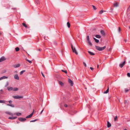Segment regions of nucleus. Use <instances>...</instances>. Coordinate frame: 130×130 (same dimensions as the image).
<instances>
[{"label": "nucleus", "instance_id": "obj_1", "mask_svg": "<svg viewBox=\"0 0 130 130\" xmlns=\"http://www.w3.org/2000/svg\"><path fill=\"white\" fill-rule=\"evenodd\" d=\"M95 47L97 50L100 51H102L104 50L106 47V46H104L103 47H100L96 46Z\"/></svg>", "mask_w": 130, "mask_h": 130}, {"label": "nucleus", "instance_id": "obj_2", "mask_svg": "<svg viewBox=\"0 0 130 130\" xmlns=\"http://www.w3.org/2000/svg\"><path fill=\"white\" fill-rule=\"evenodd\" d=\"M87 42L88 44L90 46H92V44L90 40L89 36H88L87 37Z\"/></svg>", "mask_w": 130, "mask_h": 130}, {"label": "nucleus", "instance_id": "obj_3", "mask_svg": "<svg viewBox=\"0 0 130 130\" xmlns=\"http://www.w3.org/2000/svg\"><path fill=\"white\" fill-rule=\"evenodd\" d=\"M71 48L72 49L73 52L74 53H75L76 55H78V53L76 50V48L75 47H73V46L72 44L71 45Z\"/></svg>", "mask_w": 130, "mask_h": 130}, {"label": "nucleus", "instance_id": "obj_4", "mask_svg": "<svg viewBox=\"0 0 130 130\" xmlns=\"http://www.w3.org/2000/svg\"><path fill=\"white\" fill-rule=\"evenodd\" d=\"M13 97L14 98L16 99L23 98V97L22 96H20L18 95L13 96Z\"/></svg>", "mask_w": 130, "mask_h": 130}, {"label": "nucleus", "instance_id": "obj_5", "mask_svg": "<svg viewBox=\"0 0 130 130\" xmlns=\"http://www.w3.org/2000/svg\"><path fill=\"white\" fill-rule=\"evenodd\" d=\"M34 111V109L33 112L30 115L27 116L26 117V118H31L33 114Z\"/></svg>", "mask_w": 130, "mask_h": 130}, {"label": "nucleus", "instance_id": "obj_6", "mask_svg": "<svg viewBox=\"0 0 130 130\" xmlns=\"http://www.w3.org/2000/svg\"><path fill=\"white\" fill-rule=\"evenodd\" d=\"M68 81L69 83L70 84L71 86H72L73 85V82L71 79L69 78L68 79Z\"/></svg>", "mask_w": 130, "mask_h": 130}, {"label": "nucleus", "instance_id": "obj_7", "mask_svg": "<svg viewBox=\"0 0 130 130\" xmlns=\"http://www.w3.org/2000/svg\"><path fill=\"white\" fill-rule=\"evenodd\" d=\"M18 119L21 122L24 121L26 120V118H19Z\"/></svg>", "mask_w": 130, "mask_h": 130}, {"label": "nucleus", "instance_id": "obj_8", "mask_svg": "<svg viewBox=\"0 0 130 130\" xmlns=\"http://www.w3.org/2000/svg\"><path fill=\"white\" fill-rule=\"evenodd\" d=\"M125 61H124L122 63L119 64V66L121 68H122L125 64Z\"/></svg>", "mask_w": 130, "mask_h": 130}, {"label": "nucleus", "instance_id": "obj_9", "mask_svg": "<svg viewBox=\"0 0 130 130\" xmlns=\"http://www.w3.org/2000/svg\"><path fill=\"white\" fill-rule=\"evenodd\" d=\"M6 60V58L4 56L0 58V62H2Z\"/></svg>", "mask_w": 130, "mask_h": 130}, {"label": "nucleus", "instance_id": "obj_10", "mask_svg": "<svg viewBox=\"0 0 130 130\" xmlns=\"http://www.w3.org/2000/svg\"><path fill=\"white\" fill-rule=\"evenodd\" d=\"M14 78L15 79L19 80V77L17 74H15L14 76Z\"/></svg>", "mask_w": 130, "mask_h": 130}, {"label": "nucleus", "instance_id": "obj_11", "mask_svg": "<svg viewBox=\"0 0 130 130\" xmlns=\"http://www.w3.org/2000/svg\"><path fill=\"white\" fill-rule=\"evenodd\" d=\"M20 66V64H18L14 65L13 66V67L15 68H17L19 67Z\"/></svg>", "mask_w": 130, "mask_h": 130}, {"label": "nucleus", "instance_id": "obj_12", "mask_svg": "<svg viewBox=\"0 0 130 130\" xmlns=\"http://www.w3.org/2000/svg\"><path fill=\"white\" fill-rule=\"evenodd\" d=\"M7 78H8V77H7L4 76L0 78V80H1L3 79H7Z\"/></svg>", "mask_w": 130, "mask_h": 130}, {"label": "nucleus", "instance_id": "obj_13", "mask_svg": "<svg viewBox=\"0 0 130 130\" xmlns=\"http://www.w3.org/2000/svg\"><path fill=\"white\" fill-rule=\"evenodd\" d=\"M100 32L101 34L103 36H104L105 35V34L104 31L103 30H101L100 31Z\"/></svg>", "mask_w": 130, "mask_h": 130}, {"label": "nucleus", "instance_id": "obj_14", "mask_svg": "<svg viewBox=\"0 0 130 130\" xmlns=\"http://www.w3.org/2000/svg\"><path fill=\"white\" fill-rule=\"evenodd\" d=\"M111 126V124L109 122H107V127L108 128H109Z\"/></svg>", "mask_w": 130, "mask_h": 130}, {"label": "nucleus", "instance_id": "obj_15", "mask_svg": "<svg viewBox=\"0 0 130 130\" xmlns=\"http://www.w3.org/2000/svg\"><path fill=\"white\" fill-rule=\"evenodd\" d=\"M17 118V117H9L8 119H14Z\"/></svg>", "mask_w": 130, "mask_h": 130}, {"label": "nucleus", "instance_id": "obj_16", "mask_svg": "<svg viewBox=\"0 0 130 130\" xmlns=\"http://www.w3.org/2000/svg\"><path fill=\"white\" fill-rule=\"evenodd\" d=\"M6 113L7 114H8L10 115H11L12 116H13V114L12 113H11L10 112L7 111V112H6Z\"/></svg>", "mask_w": 130, "mask_h": 130}, {"label": "nucleus", "instance_id": "obj_17", "mask_svg": "<svg viewBox=\"0 0 130 130\" xmlns=\"http://www.w3.org/2000/svg\"><path fill=\"white\" fill-rule=\"evenodd\" d=\"M59 84L60 85H61V86H63L64 85L63 83L60 81H59Z\"/></svg>", "mask_w": 130, "mask_h": 130}, {"label": "nucleus", "instance_id": "obj_18", "mask_svg": "<svg viewBox=\"0 0 130 130\" xmlns=\"http://www.w3.org/2000/svg\"><path fill=\"white\" fill-rule=\"evenodd\" d=\"M93 39L96 42V43H98L99 42V40L96 39L95 38H94Z\"/></svg>", "mask_w": 130, "mask_h": 130}, {"label": "nucleus", "instance_id": "obj_19", "mask_svg": "<svg viewBox=\"0 0 130 130\" xmlns=\"http://www.w3.org/2000/svg\"><path fill=\"white\" fill-rule=\"evenodd\" d=\"M16 115L17 116H19L21 115V113L17 112L14 114Z\"/></svg>", "mask_w": 130, "mask_h": 130}, {"label": "nucleus", "instance_id": "obj_20", "mask_svg": "<svg viewBox=\"0 0 130 130\" xmlns=\"http://www.w3.org/2000/svg\"><path fill=\"white\" fill-rule=\"evenodd\" d=\"M8 90L9 91L13 90V88L12 87H8Z\"/></svg>", "mask_w": 130, "mask_h": 130}, {"label": "nucleus", "instance_id": "obj_21", "mask_svg": "<svg viewBox=\"0 0 130 130\" xmlns=\"http://www.w3.org/2000/svg\"><path fill=\"white\" fill-rule=\"evenodd\" d=\"M109 87H108V89H107L106 90V91H104L103 93L104 94H106V93H107L108 92V91H109Z\"/></svg>", "mask_w": 130, "mask_h": 130}, {"label": "nucleus", "instance_id": "obj_22", "mask_svg": "<svg viewBox=\"0 0 130 130\" xmlns=\"http://www.w3.org/2000/svg\"><path fill=\"white\" fill-rule=\"evenodd\" d=\"M95 37L96 38H100L101 37V36L100 35H96L95 36Z\"/></svg>", "mask_w": 130, "mask_h": 130}, {"label": "nucleus", "instance_id": "obj_23", "mask_svg": "<svg viewBox=\"0 0 130 130\" xmlns=\"http://www.w3.org/2000/svg\"><path fill=\"white\" fill-rule=\"evenodd\" d=\"M88 53L91 55H94V54L92 52L88 51Z\"/></svg>", "mask_w": 130, "mask_h": 130}, {"label": "nucleus", "instance_id": "obj_24", "mask_svg": "<svg viewBox=\"0 0 130 130\" xmlns=\"http://www.w3.org/2000/svg\"><path fill=\"white\" fill-rule=\"evenodd\" d=\"M7 105L8 106H10L12 107H14V106L13 105L11 104H7Z\"/></svg>", "mask_w": 130, "mask_h": 130}, {"label": "nucleus", "instance_id": "obj_25", "mask_svg": "<svg viewBox=\"0 0 130 130\" xmlns=\"http://www.w3.org/2000/svg\"><path fill=\"white\" fill-rule=\"evenodd\" d=\"M67 25L68 27L69 28H70V23L69 22H68L67 23Z\"/></svg>", "mask_w": 130, "mask_h": 130}, {"label": "nucleus", "instance_id": "obj_26", "mask_svg": "<svg viewBox=\"0 0 130 130\" xmlns=\"http://www.w3.org/2000/svg\"><path fill=\"white\" fill-rule=\"evenodd\" d=\"M0 103H5V101H4V100H0Z\"/></svg>", "mask_w": 130, "mask_h": 130}, {"label": "nucleus", "instance_id": "obj_27", "mask_svg": "<svg viewBox=\"0 0 130 130\" xmlns=\"http://www.w3.org/2000/svg\"><path fill=\"white\" fill-rule=\"evenodd\" d=\"M19 48L18 47H17L15 48V51L16 52H18L19 50Z\"/></svg>", "mask_w": 130, "mask_h": 130}, {"label": "nucleus", "instance_id": "obj_28", "mask_svg": "<svg viewBox=\"0 0 130 130\" xmlns=\"http://www.w3.org/2000/svg\"><path fill=\"white\" fill-rule=\"evenodd\" d=\"M25 71L24 70L21 71L20 73V75H22L23 74V73Z\"/></svg>", "mask_w": 130, "mask_h": 130}, {"label": "nucleus", "instance_id": "obj_29", "mask_svg": "<svg viewBox=\"0 0 130 130\" xmlns=\"http://www.w3.org/2000/svg\"><path fill=\"white\" fill-rule=\"evenodd\" d=\"M18 90V89L17 88H13V90L14 91H17Z\"/></svg>", "mask_w": 130, "mask_h": 130}, {"label": "nucleus", "instance_id": "obj_30", "mask_svg": "<svg viewBox=\"0 0 130 130\" xmlns=\"http://www.w3.org/2000/svg\"><path fill=\"white\" fill-rule=\"evenodd\" d=\"M35 2L38 4H39V1L38 0H35Z\"/></svg>", "mask_w": 130, "mask_h": 130}, {"label": "nucleus", "instance_id": "obj_31", "mask_svg": "<svg viewBox=\"0 0 130 130\" xmlns=\"http://www.w3.org/2000/svg\"><path fill=\"white\" fill-rule=\"evenodd\" d=\"M114 6L116 7H117L118 6V3H115L114 4Z\"/></svg>", "mask_w": 130, "mask_h": 130}, {"label": "nucleus", "instance_id": "obj_32", "mask_svg": "<svg viewBox=\"0 0 130 130\" xmlns=\"http://www.w3.org/2000/svg\"><path fill=\"white\" fill-rule=\"evenodd\" d=\"M22 25H23L26 28H27V26L26 25L25 23H22Z\"/></svg>", "mask_w": 130, "mask_h": 130}, {"label": "nucleus", "instance_id": "obj_33", "mask_svg": "<svg viewBox=\"0 0 130 130\" xmlns=\"http://www.w3.org/2000/svg\"><path fill=\"white\" fill-rule=\"evenodd\" d=\"M92 7L93 9L94 10H95L96 9V8L95 6L94 5H92Z\"/></svg>", "mask_w": 130, "mask_h": 130}, {"label": "nucleus", "instance_id": "obj_34", "mask_svg": "<svg viewBox=\"0 0 130 130\" xmlns=\"http://www.w3.org/2000/svg\"><path fill=\"white\" fill-rule=\"evenodd\" d=\"M104 11H103V10H101L99 12V13L100 14H102L103 13Z\"/></svg>", "mask_w": 130, "mask_h": 130}, {"label": "nucleus", "instance_id": "obj_35", "mask_svg": "<svg viewBox=\"0 0 130 130\" xmlns=\"http://www.w3.org/2000/svg\"><path fill=\"white\" fill-rule=\"evenodd\" d=\"M61 71L62 72L65 73L66 74L67 73V71L66 70H62Z\"/></svg>", "mask_w": 130, "mask_h": 130}, {"label": "nucleus", "instance_id": "obj_36", "mask_svg": "<svg viewBox=\"0 0 130 130\" xmlns=\"http://www.w3.org/2000/svg\"><path fill=\"white\" fill-rule=\"evenodd\" d=\"M26 60L28 62L30 63H32L31 61H30L28 59H26Z\"/></svg>", "mask_w": 130, "mask_h": 130}, {"label": "nucleus", "instance_id": "obj_37", "mask_svg": "<svg viewBox=\"0 0 130 130\" xmlns=\"http://www.w3.org/2000/svg\"><path fill=\"white\" fill-rule=\"evenodd\" d=\"M9 85V83L8 82H7L5 86V87H6L7 86Z\"/></svg>", "mask_w": 130, "mask_h": 130}, {"label": "nucleus", "instance_id": "obj_38", "mask_svg": "<svg viewBox=\"0 0 130 130\" xmlns=\"http://www.w3.org/2000/svg\"><path fill=\"white\" fill-rule=\"evenodd\" d=\"M36 121H37V119H35L34 120H31L30 121V122H35Z\"/></svg>", "mask_w": 130, "mask_h": 130}, {"label": "nucleus", "instance_id": "obj_39", "mask_svg": "<svg viewBox=\"0 0 130 130\" xmlns=\"http://www.w3.org/2000/svg\"><path fill=\"white\" fill-rule=\"evenodd\" d=\"M117 119V116H116L114 118V121H116V120Z\"/></svg>", "mask_w": 130, "mask_h": 130}, {"label": "nucleus", "instance_id": "obj_40", "mask_svg": "<svg viewBox=\"0 0 130 130\" xmlns=\"http://www.w3.org/2000/svg\"><path fill=\"white\" fill-rule=\"evenodd\" d=\"M127 76L129 77H130V73H128L127 74Z\"/></svg>", "mask_w": 130, "mask_h": 130}, {"label": "nucleus", "instance_id": "obj_41", "mask_svg": "<svg viewBox=\"0 0 130 130\" xmlns=\"http://www.w3.org/2000/svg\"><path fill=\"white\" fill-rule=\"evenodd\" d=\"M83 64L85 66V67H87V65L85 62H83Z\"/></svg>", "mask_w": 130, "mask_h": 130}, {"label": "nucleus", "instance_id": "obj_42", "mask_svg": "<svg viewBox=\"0 0 130 130\" xmlns=\"http://www.w3.org/2000/svg\"><path fill=\"white\" fill-rule=\"evenodd\" d=\"M8 102L9 103L11 104L12 103V101L11 100H10V101H8Z\"/></svg>", "mask_w": 130, "mask_h": 130}, {"label": "nucleus", "instance_id": "obj_43", "mask_svg": "<svg viewBox=\"0 0 130 130\" xmlns=\"http://www.w3.org/2000/svg\"><path fill=\"white\" fill-rule=\"evenodd\" d=\"M53 44L55 45H56L57 44V43H56V42L55 41L53 42Z\"/></svg>", "mask_w": 130, "mask_h": 130}, {"label": "nucleus", "instance_id": "obj_44", "mask_svg": "<svg viewBox=\"0 0 130 130\" xmlns=\"http://www.w3.org/2000/svg\"><path fill=\"white\" fill-rule=\"evenodd\" d=\"M120 30H121L120 28L119 27L118 30V32H120Z\"/></svg>", "mask_w": 130, "mask_h": 130}, {"label": "nucleus", "instance_id": "obj_45", "mask_svg": "<svg viewBox=\"0 0 130 130\" xmlns=\"http://www.w3.org/2000/svg\"><path fill=\"white\" fill-rule=\"evenodd\" d=\"M64 106L65 107H67L68 106V105L66 104H65L64 105Z\"/></svg>", "mask_w": 130, "mask_h": 130}, {"label": "nucleus", "instance_id": "obj_46", "mask_svg": "<svg viewBox=\"0 0 130 130\" xmlns=\"http://www.w3.org/2000/svg\"><path fill=\"white\" fill-rule=\"evenodd\" d=\"M41 73L42 75L43 76V77H45V76H44V74H43V73H42V72H41Z\"/></svg>", "mask_w": 130, "mask_h": 130}, {"label": "nucleus", "instance_id": "obj_47", "mask_svg": "<svg viewBox=\"0 0 130 130\" xmlns=\"http://www.w3.org/2000/svg\"><path fill=\"white\" fill-rule=\"evenodd\" d=\"M125 91L126 92H128V90L127 89H125Z\"/></svg>", "mask_w": 130, "mask_h": 130}, {"label": "nucleus", "instance_id": "obj_48", "mask_svg": "<svg viewBox=\"0 0 130 130\" xmlns=\"http://www.w3.org/2000/svg\"><path fill=\"white\" fill-rule=\"evenodd\" d=\"M44 110V109H43L41 111L40 113V114H41L42 113V112H43V111Z\"/></svg>", "mask_w": 130, "mask_h": 130}, {"label": "nucleus", "instance_id": "obj_49", "mask_svg": "<svg viewBox=\"0 0 130 130\" xmlns=\"http://www.w3.org/2000/svg\"><path fill=\"white\" fill-rule=\"evenodd\" d=\"M90 69L92 70H93V68L91 67H90Z\"/></svg>", "mask_w": 130, "mask_h": 130}, {"label": "nucleus", "instance_id": "obj_50", "mask_svg": "<svg viewBox=\"0 0 130 130\" xmlns=\"http://www.w3.org/2000/svg\"><path fill=\"white\" fill-rule=\"evenodd\" d=\"M0 91H3V89H1L0 90Z\"/></svg>", "mask_w": 130, "mask_h": 130}, {"label": "nucleus", "instance_id": "obj_51", "mask_svg": "<svg viewBox=\"0 0 130 130\" xmlns=\"http://www.w3.org/2000/svg\"><path fill=\"white\" fill-rule=\"evenodd\" d=\"M124 41L125 42H126L127 41V40H124Z\"/></svg>", "mask_w": 130, "mask_h": 130}, {"label": "nucleus", "instance_id": "obj_52", "mask_svg": "<svg viewBox=\"0 0 130 130\" xmlns=\"http://www.w3.org/2000/svg\"><path fill=\"white\" fill-rule=\"evenodd\" d=\"M3 93V92H0V94H2Z\"/></svg>", "mask_w": 130, "mask_h": 130}, {"label": "nucleus", "instance_id": "obj_53", "mask_svg": "<svg viewBox=\"0 0 130 130\" xmlns=\"http://www.w3.org/2000/svg\"><path fill=\"white\" fill-rule=\"evenodd\" d=\"M99 68V65H98V66H97V68Z\"/></svg>", "mask_w": 130, "mask_h": 130}, {"label": "nucleus", "instance_id": "obj_54", "mask_svg": "<svg viewBox=\"0 0 130 130\" xmlns=\"http://www.w3.org/2000/svg\"><path fill=\"white\" fill-rule=\"evenodd\" d=\"M124 130H127V129H124Z\"/></svg>", "mask_w": 130, "mask_h": 130}, {"label": "nucleus", "instance_id": "obj_55", "mask_svg": "<svg viewBox=\"0 0 130 130\" xmlns=\"http://www.w3.org/2000/svg\"><path fill=\"white\" fill-rule=\"evenodd\" d=\"M38 50L39 51H40L41 50L40 49H39Z\"/></svg>", "mask_w": 130, "mask_h": 130}, {"label": "nucleus", "instance_id": "obj_56", "mask_svg": "<svg viewBox=\"0 0 130 130\" xmlns=\"http://www.w3.org/2000/svg\"><path fill=\"white\" fill-rule=\"evenodd\" d=\"M128 63H130V61H129V62H128Z\"/></svg>", "mask_w": 130, "mask_h": 130}, {"label": "nucleus", "instance_id": "obj_57", "mask_svg": "<svg viewBox=\"0 0 130 130\" xmlns=\"http://www.w3.org/2000/svg\"><path fill=\"white\" fill-rule=\"evenodd\" d=\"M44 37V39H45V37Z\"/></svg>", "mask_w": 130, "mask_h": 130}, {"label": "nucleus", "instance_id": "obj_58", "mask_svg": "<svg viewBox=\"0 0 130 130\" xmlns=\"http://www.w3.org/2000/svg\"><path fill=\"white\" fill-rule=\"evenodd\" d=\"M130 5L129 7V8H130Z\"/></svg>", "mask_w": 130, "mask_h": 130}, {"label": "nucleus", "instance_id": "obj_59", "mask_svg": "<svg viewBox=\"0 0 130 130\" xmlns=\"http://www.w3.org/2000/svg\"><path fill=\"white\" fill-rule=\"evenodd\" d=\"M129 29H130V27H129Z\"/></svg>", "mask_w": 130, "mask_h": 130}]
</instances>
